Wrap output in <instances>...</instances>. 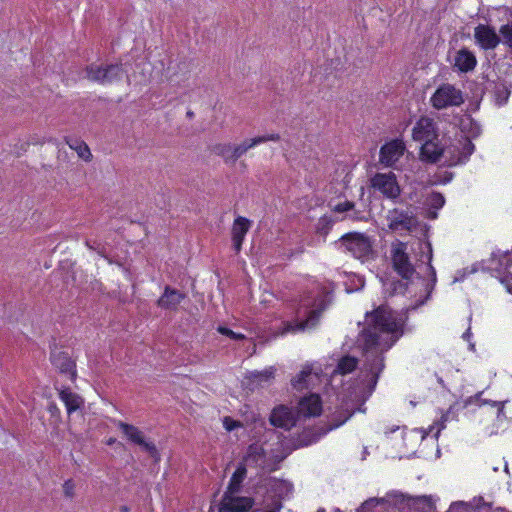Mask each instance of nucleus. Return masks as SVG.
<instances>
[{
    "instance_id": "nucleus-4",
    "label": "nucleus",
    "mask_w": 512,
    "mask_h": 512,
    "mask_svg": "<svg viewBox=\"0 0 512 512\" xmlns=\"http://www.w3.org/2000/svg\"><path fill=\"white\" fill-rule=\"evenodd\" d=\"M430 102L435 110L460 107L464 103L463 92L453 84H442L433 92Z\"/></svg>"
},
{
    "instance_id": "nucleus-27",
    "label": "nucleus",
    "mask_w": 512,
    "mask_h": 512,
    "mask_svg": "<svg viewBox=\"0 0 512 512\" xmlns=\"http://www.w3.org/2000/svg\"><path fill=\"white\" fill-rule=\"evenodd\" d=\"M264 457L265 453L263 448L260 445L253 443L249 446L248 450H246L244 461L248 465L257 466L263 461Z\"/></svg>"
},
{
    "instance_id": "nucleus-40",
    "label": "nucleus",
    "mask_w": 512,
    "mask_h": 512,
    "mask_svg": "<svg viewBox=\"0 0 512 512\" xmlns=\"http://www.w3.org/2000/svg\"><path fill=\"white\" fill-rule=\"evenodd\" d=\"M281 508H282V505L281 503H278L276 506H274L272 509L270 510H264L263 512H280L281 511Z\"/></svg>"
},
{
    "instance_id": "nucleus-11",
    "label": "nucleus",
    "mask_w": 512,
    "mask_h": 512,
    "mask_svg": "<svg viewBox=\"0 0 512 512\" xmlns=\"http://www.w3.org/2000/svg\"><path fill=\"white\" fill-rule=\"evenodd\" d=\"M326 307L327 304L325 299H321L317 307L309 311L306 319L302 321L289 322L286 324V328H284V330H286L287 333H297L313 329L318 325L320 317L323 311L326 310Z\"/></svg>"
},
{
    "instance_id": "nucleus-15",
    "label": "nucleus",
    "mask_w": 512,
    "mask_h": 512,
    "mask_svg": "<svg viewBox=\"0 0 512 512\" xmlns=\"http://www.w3.org/2000/svg\"><path fill=\"white\" fill-rule=\"evenodd\" d=\"M474 40L484 51L496 49L501 41L494 28L488 24H478L474 28Z\"/></svg>"
},
{
    "instance_id": "nucleus-41",
    "label": "nucleus",
    "mask_w": 512,
    "mask_h": 512,
    "mask_svg": "<svg viewBox=\"0 0 512 512\" xmlns=\"http://www.w3.org/2000/svg\"><path fill=\"white\" fill-rule=\"evenodd\" d=\"M456 154H457V151L452 149V151L448 153V158H450V157H452L453 155H456Z\"/></svg>"
},
{
    "instance_id": "nucleus-38",
    "label": "nucleus",
    "mask_w": 512,
    "mask_h": 512,
    "mask_svg": "<svg viewBox=\"0 0 512 512\" xmlns=\"http://www.w3.org/2000/svg\"><path fill=\"white\" fill-rule=\"evenodd\" d=\"M239 425L240 424L235 421H232L231 424H228V419L227 418L225 419V427H226V430H228V431H232L235 427H237Z\"/></svg>"
},
{
    "instance_id": "nucleus-22",
    "label": "nucleus",
    "mask_w": 512,
    "mask_h": 512,
    "mask_svg": "<svg viewBox=\"0 0 512 512\" xmlns=\"http://www.w3.org/2000/svg\"><path fill=\"white\" fill-rule=\"evenodd\" d=\"M318 380V373L313 372L312 365L306 364L302 367L299 374L293 377L291 385L293 389L302 391L308 389L310 384Z\"/></svg>"
},
{
    "instance_id": "nucleus-2",
    "label": "nucleus",
    "mask_w": 512,
    "mask_h": 512,
    "mask_svg": "<svg viewBox=\"0 0 512 512\" xmlns=\"http://www.w3.org/2000/svg\"><path fill=\"white\" fill-rule=\"evenodd\" d=\"M389 254L394 272L406 281H411L416 273V267H419L420 263H425L426 271L431 276V284L426 285L427 295L425 299L420 301V305H423L431 295L436 282V272L432 265L433 249L431 243L428 241L418 242L416 264L412 263L411 257L407 253V243L401 240L396 239L392 242Z\"/></svg>"
},
{
    "instance_id": "nucleus-16",
    "label": "nucleus",
    "mask_w": 512,
    "mask_h": 512,
    "mask_svg": "<svg viewBox=\"0 0 512 512\" xmlns=\"http://www.w3.org/2000/svg\"><path fill=\"white\" fill-rule=\"evenodd\" d=\"M404 152V142L401 139H394L380 147L379 161L388 167L393 166L402 158Z\"/></svg>"
},
{
    "instance_id": "nucleus-44",
    "label": "nucleus",
    "mask_w": 512,
    "mask_h": 512,
    "mask_svg": "<svg viewBox=\"0 0 512 512\" xmlns=\"http://www.w3.org/2000/svg\"><path fill=\"white\" fill-rule=\"evenodd\" d=\"M317 512H326V510L325 509H319V510H317Z\"/></svg>"
},
{
    "instance_id": "nucleus-10",
    "label": "nucleus",
    "mask_w": 512,
    "mask_h": 512,
    "mask_svg": "<svg viewBox=\"0 0 512 512\" xmlns=\"http://www.w3.org/2000/svg\"><path fill=\"white\" fill-rule=\"evenodd\" d=\"M50 361L52 366L57 369L61 375L67 376L71 383L77 380V364L68 352L54 349L51 351Z\"/></svg>"
},
{
    "instance_id": "nucleus-14",
    "label": "nucleus",
    "mask_w": 512,
    "mask_h": 512,
    "mask_svg": "<svg viewBox=\"0 0 512 512\" xmlns=\"http://www.w3.org/2000/svg\"><path fill=\"white\" fill-rule=\"evenodd\" d=\"M412 137L418 143L437 140L439 133L434 119L426 116L418 118L413 126Z\"/></svg>"
},
{
    "instance_id": "nucleus-42",
    "label": "nucleus",
    "mask_w": 512,
    "mask_h": 512,
    "mask_svg": "<svg viewBox=\"0 0 512 512\" xmlns=\"http://www.w3.org/2000/svg\"><path fill=\"white\" fill-rule=\"evenodd\" d=\"M121 511H122V512H128L129 510H128V507H127V506H122V507H121Z\"/></svg>"
},
{
    "instance_id": "nucleus-19",
    "label": "nucleus",
    "mask_w": 512,
    "mask_h": 512,
    "mask_svg": "<svg viewBox=\"0 0 512 512\" xmlns=\"http://www.w3.org/2000/svg\"><path fill=\"white\" fill-rule=\"evenodd\" d=\"M322 412V401L318 394L311 393L298 402V414L304 417H318Z\"/></svg>"
},
{
    "instance_id": "nucleus-13",
    "label": "nucleus",
    "mask_w": 512,
    "mask_h": 512,
    "mask_svg": "<svg viewBox=\"0 0 512 512\" xmlns=\"http://www.w3.org/2000/svg\"><path fill=\"white\" fill-rule=\"evenodd\" d=\"M237 493L223 494L218 512H247L252 509L254 499L248 496H236Z\"/></svg>"
},
{
    "instance_id": "nucleus-28",
    "label": "nucleus",
    "mask_w": 512,
    "mask_h": 512,
    "mask_svg": "<svg viewBox=\"0 0 512 512\" xmlns=\"http://www.w3.org/2000/svg\"><path fill=\"white\" fill-rule=\"evenodd\" d=\"M275 368L273 366L266 367L262 371H255L250 375L251 383L256 385H264L270 383L274 378Z\"/></svg>"
},
{
    "instance_id": "nucleus-30",
    "label": "nucleus",
    "mask_w": 512,
    "mask_h": 512,
    "mask_svg": "<svg viewBox=\"0 0 512 512\" xmlns=\"http://www.w3.org/2000/svg\"><path fill=\"white\" fill-rule=\"evenodd\" d=\"M499 32L502 38V43L512 52V22L502 24Z\"/></svg>"
},
{
    "instance_id": "nucleus-26",
    "label": "nucleus",
    "mask_w": 512,
    "mask_h": 512,
    "mask_svg": "<svg viewBox=\"0 0 512 512\" xmlns=\"http://www.w3.org/2000/svg\"><path fill=\"white\" fill-rule=\"evenodd\" d=\"M358 359L355 356H341L338 360L335 373L339 375H348L356 370Z\"/></svg>"
},
{
    "instance_id": "nucleus-43",
    "label": "nucleus",
    "mask_w": 512,
    "mask_h": 512,
    "mask_svg": "<svg viewBox=\"0 0 512 512\" xmlns=\"http://www.w3.org/2000/svg\"><path fill=\"white\" fill-rule=\"evenodd\" d=\"M187 116L192 117L193 116V112L188 111L187 112Z\"/></svg>"
},
{
    "instance_id": "nucleus-23",
    "label": "nucleus",
    "mask_w": 512,
    "mask_h": 512,
    "mask_svg": "<svg viewBox=\"0 0 512 512\" xmlns=\"http://www.w3.org/2000/svg\"><path fill=\"white\" fill-rule=\"evenodd\" d=\"M59 398L63 402L66 412H68L69 415L80 409L83 405L82 398L71 391L69 387H62L59 390Z\"/></svg>"
},
{
    "instance_id": "nucleus-9",
    "label": "nucleus",
    "mask_w": 512,
    "mask_h": 512,
    "mask_svg": "<svg viewBox=\"0 0 512 512\" xmlns=\"http://www.w3.org/2000/svg\"><path fill=\"white\" fill-rule=\"evenodd\" d=\"M87 77L101 85H108L113 82L119 81L125 71L121 64H111L108 66H97L91 64L87 66Z\"/></svg>"
},
{
    "instance_id": "nucleus-17",
    "label": "nucleus",
    "mask_w": 512,
    "mask_h": 512,
    "mask_svg": "<svg viewBox=\"0 0 512 512\" xmlns=\"http://www.w3.org/2000/svg\"><path fill=\"white\" fill-rule=\"evenodd\" d=\"M269 420L271 425L284 430H290L297 423L292 409L283 405L272 409Z\"/></svg>"
},
{
    "instance_id": "nucleus-31",
    "label": "nucleus",
    "mask_w": 512,
    "mask_h": 512,
    "mask_svg": "<svg viewBox=\"0 0 512 512\" xmlns=\"http://www.w3.org/2000/svg\"><path fill=\"white\" fill-rule=\"evenodd\" d=\"M448 417L449 415L447 413L443 414L439 421L433 423L431 426L428 427V434H434V436L438 438L441 431L445 427V422L447 421Z\"/></svg>"
},
{
    "instance_id": "nucleus-37",
    "label": "nucleus",
    "mask_w": 512,
    "mask_h": 512,
    "mask_svg": "<svg viewBox=\"0 0 512 512\" xmlns=\"http://www.w3.org/2000/svg\"><path fill=\"white\" fill-rule=\"evenodd\" d=\"M48 411H49L51 417H60V414H61L60 408L54 402H51L49 404Z\"/></svg>"
},
{
    "instance_id": "nucleus-7",
    "label": "nucleus",
    "mask_w": 512,
    "mask_h": 512,
    "mask_svg": "<svg viewBox=\"0 0 512 512\" xmlns=\"http://www.w3.org/2000/svg\"><path fill=\"white\" fill-rule=\"evenodd\" d=\"M370 187L381 193L384 198L395 201L402 193L401 186L397 182L394 172H377L370 178Z\"/></svg>"
},
{
    "instance_id": "nucleus-25",
    "label": "nucleus",
    "mask_w": 512,
    "mask_h": 512,
    "mask_svg": "<svg viewBox=\"0 0 512 512\" xmlns=\"http://www.w3.org/2000/svg\"><path fill=\"white\" fill-rule=\"evenodd\" d=\"M246 477V468L244 464H240L233 472L230 482H228L225 492L239 493L241 491L242 483Z\"/></svg>"
},
{
    "instance_id": "nucleus-12",
    "label": "nucleus",
    "mask_w": 512,
    "mask_h": 512,
    "mask_svg": "<svg viewBox=\"0 0 512 512\" xmlns=\"http://www.w3.org/2000/svg\"><path fill=\"white\" fill-rule=\"evenodd\" d=\"M388 229L395 232H412L415 218L412 212L394 208L387 213Z\"/></svg>"
},
{
    "instance_id": "nucleus-34",
    "label": "nucleus",
    "mask_w": 512,
    "mask_h": 512,
    "mask_svg": "<svg viewBox=\"0 0 512 512\" xmlns=\"http://www.w3.org/2000/svg\"><path fill=\"white\" fill-rule=\"evenodd\" d=\"M355 208V203L346 200L345 202H341L332 207V211L335 213H346L349 211H353Z\"/></svg>"
},
{
    "instance_id": "nucleus-6",
    "label": "nucleus",
    "mask_w": 512,
    "mask_h": 512,
    "mask_svg": "<svg viewBox=\"0 0 512 512\" xmlns=\"http://www.w3.org/2000/svg\"><path fill=\"white\" fill-rule=\"evenodd\" d=\"M341 245L356 259L367 260L373 253L370 239L362 233H348L340 238Z\"/></svg>"
},
{
    "instance_id": "nucleus-8",
    "label": "nucleus",
    "mask_w": 512,
    "mask_h": 512,
    "mask_svg": "<svg viewBox=\"0 0 512 512\" xmlns=\"http://www.w3.org/2000/svg\"><path fill=\"white\" fill-rule=\"evenodd\" d=\"M117 427L121 430L122 434L125 435L128 441L136 445H139L142 448V450L149 454V456L152 457L153 459H160V454L156 444L150 441H146L145 435L140 431V429L137 426L122 421H118Z\"/></svg>"
},
{
    "instance_id": "nucleus-21",
    "label": "nucleus",
    "mask_w": 512,
    "mask_h": 512,
    "mask_svg": "<svg viewBox=\"0 0 512 512\" xmlns=\"http://www.w3.org/2000/svg\"><path fill=\"white\" fill-rule=\"evenodd\" d=\"M477 63L478 60L474 53L467 48H462L455 54L454 67L462 73L471 72L475 67H477Z\"/></svg>"
},
{
    "instance_id": "nucleus-24",
    "label": "nucleus",
    "mask_w": 512,
    "mask_h": 512,
    "mask_svg": "<svg viewBox=\"0 0 512 512\" xmlns=\"http://www.w3.org/2000/svg\"><path fill=\"white\" fill-rule=\"evenodd\" d=\"M65 143L68 145L72 150L76 151L81 159H84L86 161H91L92 154L90 152V148L87 143L84 141L73 138V137H65Z\"/></svg>"
},
{
    "instance_id": "nucleus-35",
    "label": "nucleus",
    "mask_w": 512,
    "mask_h": 512,
    "mask_svg": "<svg viewBox=\"0 0 512 512\" xmlns=\"http://www.w3.org/2000/svg\"><path fill=\"white\" fill-rule=\"evenodd\" d=\"M431 205L435 209H440L445 203L444 196L441 193H433L431 195Z\"/></svg>"
},
{
    "instance_id": "nucleus-3",
    "label": "nucleus",
    "mask_w": 512,
    "mask_h": 512,
    "mask_svg": "<svg viewBox=\"0 0 512 512\" xmlns=\"http://www.w3.org/2000/svg\"><path fill=\"white\" fill-rule=\"evenodd\" d=\"M421 144L420 155L422 160L428 163H436L440 162L443 158L444 163L449 167L456 166L468 160L474 150V145L469 139L458 141L446 148H443L442 145L439 144V139L423 142Z\"/></svg>"
},
{
    "instance_id": "nucleus-18",
    "label": "nucleus",
    "mask_w": 512,
    "mask_h": 512,
    "mask_svg": "<svg viewBox=\"0 0 512 512\" xmlns=\"http://www.w3.org/2000/svg\"><path fill=\"white\" fill-rule=\"evenodd\" d=\"M252 226V221L243 217L238 216L234 219L232 225V243L235 253H240L246 234L249 232Z\"/></svg>"
},
{
    "instance_id": "nucleus-29",
    "label": "nucleus",
    "mask_w": 512,
    "mask_h": 512,
    "mask_svg": "<svg viewBox=\"0 0 512 512\" xmlns=\"http://www.w3.org/2000/svg\"><path fill=\"white\" fill-rule=\"evenodd\" d=\"M500 282L504 289L512 295V253L507 256L506 272L501 276Z\"/></svg>"
},
{
    "instance_id": "nucleus-39",
    "label": "nucleus",
    "mask_w": 512,
    "mask_h": 512,
    "mask_svg": "<svg viewBox=\"0 0 512 512\" xmlns=\"http://www.w3.org/2000/svg\"><path fill=\"white\" fill-rule=\"evenodd\" d=\"M353 221H361L364 219L363 216H360V212L354 211L352 215L349 216Z\"/></svg>"
},
{
    "instance_id": "nucleus-32",
    "label": "nucleus",
    "mask_w": 512,
    "mask_h": 512,
    "mask_svg": "<svg viewBox=\"0 0 512 512\" xmlns=\"http://www.w3.org/2000/svg\"><path fill=\"white\" fill-rule=\"evenodd\" d=\"M216 330L218 333H220L234 341H242L245 338L244 334L232 331L231 329H229L225 326H218Z\"/></svg>"
},
{
    "instance_id": "nucleus-33",
    "label": "nucleus",
    "mask_w": 512,
    "mask_h": 512,
    "mask_svg": "<svg viewBox=\"0 0 512 512\" xmlns=\"http://www.w3.org/2000/svg\"><path fill=\"white\" fill-rule=\"evenodd\" d=\"M252 138L254 140L255 145H261L269 141L278 142L281 139L280 135L277 133L266 134L263 136H255Z\"/></svg>"
},
{
    "instance_id": "nucleus-5",
    "label": "nucleus",
    "mask_w": 512,
    "mask_h": 512,
    "mask_svg": "<svg viewBox=\"0 0 512 512\" xmlns=\"http://www.w3.org/2000/svg\"><path fill=\"white\" fill-rule=\"evenodd\" d=\"M253 138H246L240 144L220 143L212 146V152L221 157L225 164L234 165L247 151L255 147Z\"/></svg>"
},
{
    "instance_id": "nucleus-1",
    "label": "nucleus",
    "mask_w": 512,
    "mask_h": 512,
    "mask_svg": "<svg viewBox=\"0 0 512 512\" xmlns=\"http://www.w3.org/2000/svg\"><path fill=\"white\" fill-rule=\"evenodd\" d=\"M367 327L360 334L365 356L364 371L369 376V387L374 389L383 372L384 353L404 333L406 318L386 306H378L366 313Z\"/></svg>"
},
{
    "instance_id": "nucleus-20",
    "label": "nucleus",
    "mask_w": 512,
    "mask_h": 512,
    "mask_svg": "<svg viewBox=\"0 0 512 512\" xmlns=\"http://www.w3.org/2000/svg\"><path fill=\"white\" fill-rule=\"evenodd\" d=\"M185 299V294L176 288L166 286L162 296L157 300V307L165 310L176 311L181 301Z\"/></svg>"
},
{
    "instance_id": "nucleus-36",
    "label": "nucleus",
    "mask_w": 512,
    "mask_h": 512,
    "mask_svg": "<svg viewBox=\"0 0 512 512\" xmlns=\"http://www.w3.org/2000/svg\"><path fill=\"white\" fill-rule=\"evenodd\" d=\"M62 487H63V494L66 497L72 498L74 496L75 485L71 479H68L67 481H65L64 484L62 485Z\"/></svg>"
}]
</instances>
